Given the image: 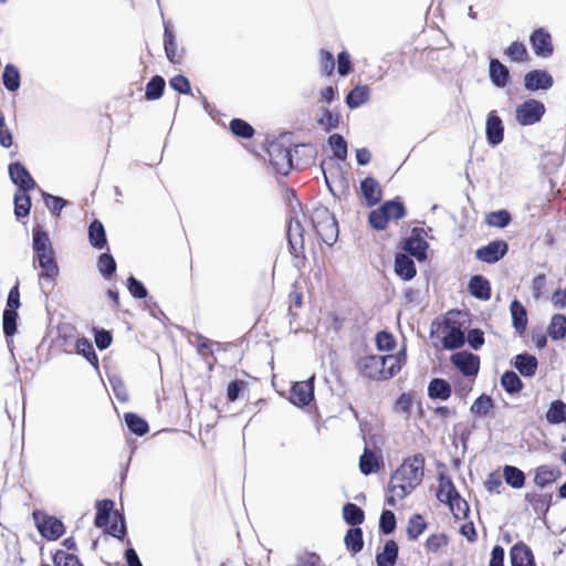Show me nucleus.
Returning a JSON list of instances; mask_svg holds the SVG:
<instances>
[{
  "instance_id": "f257e3e1",
  "label": "nucleus",
  "mask_w": 566,
  "mask_h": 566,
  "mask_svg": "<svg viewBox=\"0 0 566 566\" xmlns=\"http://www.w3.org/2000/svg\"><path fill=\"white\" fill-rule=\"evenodd\" d=\"M424 474V457L415 454L407 458L390 478L386 502L395 506L397 501L405 499L422 482Z\"/></svg>"
},
{
  "instance_id": "f03ea898",
  "label": "nucleus",
  "mask_w": 566,
  "mask_h": 566,
  "mask_svg": "<svg viewBox=\"0 0 566 566\" xmlns=\"http://www.w3.org/2000/svg\"><path fill=\"white\" fill-rule=\"evenodd\" d=\"M401 368L399 357L394 355H370L359 360L360 371L370 379H388Z\"/></svg>"
},
{
  "instance_id": "7ed1b4c3",
  "label": "nucleus",
  "mask_w": 566,
  "mask_h": 566,
  "mask_svg": "<svg viewBox=\"0 0 566 566\" xmlns=\"http://www.w3.org/2000/svg\"><path fill=\"white\" fill-rule=\"evenodd\" d=\"M312 226L317 238L327 245H333L338 238V224L333 213L325 207L314 209Z\"/></svg>"
},
{
  "instance_id": "20e7f679",
  "label": "nucleus",
  "mask_w": 566,
  "mask_h": 566,
  "mask_svg": "<svg viewBox=\"0 0 566 566\" xmlns=\"http://www.w3.org/2000/svg\"><path fill=\"white\" fill-rule=\"evenodd\" d=\"M545 114V106L536 99H528L517 106L515 118L523 126L534 125L539 122Z\"/></svg>"
},
{
  "instance_id": "39448f33",
  "label": "nucleus",
  "mask_w": 566,
  "mask_h": 566,
  "mask_svg": "<svg viewBox=\"0 0 566 566\" xmlns=\"http://www.w3.org/2000/svg\"><path fill=\"white\" fill-rule=\"evenodd\" d=\"M270 164L276 172L286 176L292 167V153L291 149L284 148L281 145H272L269 149Z\"/></svg>"
},
{
  "instance_id": "423d86ee",
  "label": "nucleus",
  "mask_w": 566,
  "mask_h": 566,
  "mask_svg": "<svg viewBox=\"0 0 566 566\" xmlns=\"http://www.w3.org/2000/svg\"><path fill=\"white\" fill-rule=\"evenodd\" d=\"M33 516L36 521L39 532L48 539H56L63 534L64 526L56 517L41 516L40 513H34Z\"/></svg>"
},
{
  "instance_id": "0eeeda50",
  "label": "nucleus",
  "mask_w": 566,
  "mask_h": 566,
  "mask_svg": "<svg viewBox=\"0 0 566 566\" xmlns=\"http://www.w3.org/2000/svg\"><path fill=\"white\" fill-rule=\"evenodd\" d=\"M507 243L503 240L490 242L488 245L476 250V258L485 263H495L507 252Z\"/></svg>"
},
{
  "instance_id": "6e6552de",
  "label": "nucleus",
  "mask_w": 566,
  "mask_h": 566,
  "mask_svg": "<svg viewBox=\"0 0 566 566\" xmlns=\"http://www.w3.org/2000/svg\"><path fill=\"white\" fill-rule=\"evenodd\" d=\"M451 361L465 376H475L479 371V366H480L479 357L471 353H468V352L455 353L451 356Z\"/></svg>"
},
{
  "instance_id": "1a4fd4ad",
  "label": "nucleus",
  "mask_w": 566,
  "mask_h": 566,
  "mask_svg": "<svg viewBox=\"0 0 566 566\" xmlns=\"http://www.w3.org/2000/svg\"><path fill=\"white\" fill-rule=\"evenodd\" d=\"M442 334L443 346L448 349L459 348L465 342L464 332L455 323H452L450 318L446 321Z\"/></svg>"
},
{
  "instance_id": "9d476101",
  "label": "nucleus",
  "mask_w": 566,
  "mask_h": 566,
  "mask_svg": "<svg viewBox=\"0 0 566 566\" xmlns=\"http://www.w3.org/2000/svg\"><path fill=\"white\" fill-rule=\"evenodd\" d=\"M287 238L291 249L295 255H298L304 250V228L301 220L294 217L290 220L287 226Z\"/></svg>"
},
{
  "instance_id": "9b49d317",
  "label": "nucleus",
  "mask_w": 566,
  "mask_h": 566,
  "mask_svg": "<svg viewBox=\"0 0 566 566\" xmlns=\"http://www.w3.org/2000/svg\"><path fill=\"white\" fill-rule=\"evenodd\" d=\"M11 180L19 186V191H28L35 187V181L20 163H13L9 166Z\"/></svg>"
},
{
  "instance_id": "f8f14e48",
  "label": "nucleus",
  "mask_w": 566,
  "mask_h": 566,
  "mask_svg": "<svg viewBox=\"0 0 566 566\" xmlns=\"http://www.w3.org/2000/svg\"><path fill=\"white\" fill-rule=\"evenodd\" d=\"M485 134L489 144L493 146L503 142L504 127L502 119L497 116L495 111L490 112L488 115Z\"/></svg>"
},
{
  "instance_id": "ddd939ff",
  "label": "nucleus",
  "mask_w": 566,
  "mask_h": 566,
  "mask_svg": "<svg viewBox=\"0 0 566 566\" xmlns=\"http://www.w3.org/2000/svg\"><path fill=\"white\" fill-rule=\"evenodd\" d=\"M360 192L368 207L377 205L382 198L380 184L373 177H367L360 182Z\"/></svg>"
},
{
  "instance_id": "4468645a",
  "label": "nucleus",
  "mask_w": 566,
  "mask_h": 566,
  "mask_svg": "<svg viewBox=\"0 0 566 566\" xmlns=\"http://www.w3.org/2000/svg\"><path fill=\"white\" fill-rule=\"evenodd\" d=\"M314 377L307 381L295 382L291 390V401L295 405H308L314 396L313 387Z\"/></svg>"
},
{
  "instance_id": "2eb2a0df",
  "label": "nucleus",
  "mask_w": 566,
  "mask_h": 566,
  "mask_svg": "<svg viewBox=\"0 0 566 566\" xmlns=\"http://www.w3.org/2000/svg\"><path fill=\"white\" fill-rule=\"evenodd\" d=\"M510 559L512 566H535L533 552L523 542H518L512 546Z\"/></svg>"
},
{
  "instance_id": "dca6fc26",
  "label": "nucleus",
  "mask_w": 566,
  "mask_h": 566,
  "mask_svg": "<svg viewBox=\"0 0 566 566\" xmlns=\"http://www.w3.org/2000/svg\"><path fill=\"white\" fill-rule=\"evenodd\" d=\"M530 40L536 55L546 57L552 54L553 44L548 32L543 29L535 30Z\"/></svg>"
},
{
  "instance_id": "f3484780",
  "label": "nucleus",
  "mask_w": 566,
  "mask_h": 566,
  "mask_svg": "<svg viewBox=\"0 0 566 566\" xmlns=\"http://www.w3.org/2000/svg\"><path fill=\"white\" fill-rule=\"evenodd\" d=\"M524 81L525 87L530 91L548 90L553 86V77L546 71H531Z\"/></svg>"
},
{
  "instance_id": "a211bd4d",
  "label": "nucleus",
  "mask_w": 566,
  "mask_h": 566,
  "mask_svg": "<svg viewBox=\"0 0 566 566\" xmlns=\"http://www.w3.org/2000/svg\"><path fill=\"white\" fill-rule=\"evenodd\" d=\"M41 268L40 279L55 280L59 275V266L54 259V252L34 256Z\"/></svg>"
},
{
  "instance_id": "6ab92c4d",
  "label": "nucleus",
  "mask_w": 566,
  "mask_h": 566,
  "mask_svg": "<svg viewBox=\"0 0 566 566\" xmlns=\"http://www.w3.org/2000/svg\"><path fill=\"white\" fill-rule=\"evenodd\" d=\"M469 291L479 300L488 301L491 297L490 282L482 275H474L471 277L469 282Z\"/></svg>"
},
{
  "instance_id": "aec40b11",
  "label": "nucleus",
  "mask_w": 566,
  "mask_h": 566,
  "mask_svg": "<svg viewBox=\"0 0 566 566\" xmlns=\"http://www.w3.org/2000/svg\"><path fill=\"white\" fill-rule=\"evenodd\" d=\"M489 73L490 78L495 86L504 87L507 84L510 77L509 70L499 60L492 59L490 61Z\"/></svg>"
},
{
  "instance_id": "412c9836",
  "label": "nucleus",
  "mask_w": 566,
  "mask_h": 566,
  "mask_svg": "<svg viewBox=\"0 0 566 566\" xmlns=\"http://www.w3.org/2000/svg\"><path fill=\"white\" fill-rule=\"evenodd\" d=\"M560 476L558 468L549 465H541L535 471L534 482L536 485L544 488L545 485L555 482Z\"/></svg>"
},
{
  "instance_id": "4be33fe9",
  "label": "nucleus",
  "mask_w": 566,
  "mask_h": 566,
  "mask_svg": "<svg viewBox=\"0 0 566 566\" xmlns=\"http://www.w3.org/2000/svg\"><path fill=\"white\" fill-rule=\"evenodd\" d=\"M395 271L403 280H411L416 275L413 261L406 254H397L395 260Z\"/></svg>"
},
{
  "instance_id": "5701e85b",
  "label": "nucleus",
  "mask_w": 566,
  "mask_h": 566,
  "mask_svg": "<svg viewBox=\"0 0 566 566\" xmlns=\"http://www.w3.org/2000/svg\"><path fill=\"white\" fill-rule=\"evenodd\" d=\"M379 458L368 448H365L359 458V470L364 475L375 473L379 470Z\"/></svg>"
},
{
  "instance_id": "b1692460",
  "label": "nucleus",
  "mask_w": 566,
  "mask_h": 566,
  "mask_svg": "<svg viewBox=\"0 0 566 566\" xmlns=\"http://www.w3.org/2000/svg\"><path fill=\"white\" fill-rule=\"evenodd\" d=\"M510 312L512 315L513 326L518 333H523L527 325L526 310L523 304L514 300L511 303Z\"/></svg>"
},
{
  "instance_id": "393cba45",
  "label": "nucleus",
  "mask_w": 566,
  "mask_h": 566,
  "mask_svg": "<svg viewBox=\"0 0 566 566\" xmlns=\"http://www.w3.org/2000/svg\"><path fill=\"white\" fill-rule=\"evenodd\" d=\"M515 368L525 377H532L537 369L536 357L528 354H520L515 357Z\"/></svg>"
},
{
  "instance_id": "a878e982",
  "label": "nucleus",
  "mask_w": 566,
  "mask_h": 566,
  "mask_svg": "<svg viewBox=\"0 0 566 566\" xmlns=\"http://www.w3.org/2000/svg\"><path fill=\"white\" fill-rule=\"evenodd\" d=\"M398 557V545L395 541L385 544L384 552L376 556L378 566H395Z\"/></svg>"
},
{
  "instance_id": "bb28decb",
  "label": "nucleus",
  "mask_w": 566,
  "mask_h": 566,
  "mask_svg": "<svg viewBox=\"0 0 566 566\" xmlns=\"http://www.w3.org/2000/svg\"><path fill=\"white\" fill-rule=\"evenodd\" d=\"M33 249L34 256L54 252L49 235L40 229L33 232Z\"/></svg>"
},
{
  "instance_id": "cd10ccee",
  "label": "nucleus",
  "mask_w": 566,
  "mask_h": 566,
  "mask_svg": "<svg viewBox=\"0 0 566 566\" xmlns=\"http://www.w3.org/2000/svg\"><path fill=\"white\" fill-rule=\"evenodd\" d=\"M546 420L552 424L565 422L566 403L562 400H554L546 412Z\"/></svg>"
},
{
  "instance_id": "c85d7f7f",
  "label": "nucleus",
  "mask_w": 566,
  "mask_h": 566,
  "mask_svg": "<svg viewBox=\"0 0 566 566\" xmlns=\"http://www.w3.org/2000/svg\"><path fill=\"white\" fill-rule=\"evenodd\" d=\"M428 394L431 398L447 400L451 396V387L446 380L436 378L430 381Z\"/></svg>"
},
{
  "instance_id": "c756f323",
  "label": "nucleus",
  "mask_w": 566,
  "mask_h": 566,
  "mask_svg": "<svg viewBox=\"0 0 566 566\" xmlns=\"http://www.w3.org/2000/svg\"><path fill=\"white\" fill-rule=\"evenodd\" d=\"M369 98L368 86H356L346 97V103L349 108H357L367 102Z\"/></svg>"
},
{
  "instance_id": "7c9ffc66",
  "label": "nucleus",
  "mask_w": 566,
  "mask_h": 566,
  "mask_svg": "<svg viewBox=\"0 0 566 566\" xmlns=\"http://www.w3.org/2000/svg\"><path fill=\"white\" fill-rule=\"evenodd\" d=\"M547 332L553 339H563L566 335V317L555 314L551 319Z\"/></svg>"
},
{
  "instance_id": "2f4dec72",
  "label": "nucleus",
  "mask_w": 566,
  "mask_h": 566,
  "mask_svg": "<svg viewBox=\"0 0 566 566\" xmlns=\"http://www.w3.org/2000/svg\"><path fill=\"white\" fill-rule=\"evenodd\" d=\"M505 482L514 489H521L525 483V475L516 467L506 465L503 471Z\"/></svg>"
},
{
  "instance_id": "473e14b6",
  "label": "nucleus",
  "mask_w": 566,
  "mask_h": 566,
  "mask_svg": "<svg viewBox=\"0 0 566 566\" xmlns=\"http://www.w3.org/2000/svg\"><path fill=\"white\" fill-rule=\"evenodd\" d=\"M88 238L93 247L97 249L104 248L106 244V235L103 224L99 221H93L88 228Z\"/></svg>"
},
{
  "instance_id": "72a5a7b5",
  "label": "nucleus",
  "mask_w": 566,
  "mask_h": 566,
  "mask_svg": "<svg viewBox=\"0 0 566 566\" xmlns=\"http://www.w3.org/2000/svg\"><path fill=\"white\" fill-rule=\"evenodd\" d=\"M114 507V502L112 500H102L96 503V517L95 525L97 527H104L107 525L109 514Z\"/></svg>"
},
{
  "instance_id": "f704fd0d",
  "label": "nucleus",
  "mask_w": 566,
  "mask_h": 566,
  "mask_svg": "<svg viewBox=\"0 0 566 566\" xmlns=\"http://www.w3.org/2000/svg\"><path fill=\"white\" fill-rule=\"evenodd\" d=\"M458 493L452 481L447 478H441L439 481V489L437 497L442 503H449Z\"/></svg>"
},
{
  "instance_id": "c9c22d12",
  "label": "nucleus",
  "mask_w": 566,
  "mask_h": 566,
  "mask_svg": "<svg viewBox=\"0 0 566 566\" xmlns=\"http://www.w3.org/2000/svg\"><path fill=\"white\" fill-rule=\"evenodd\" d=\"M343 516L346 523L353 526L361 524L365 517L363 510L353 503H347L344 505Z\"/></svg>"
},
{
  "instance_id": "e433bc0d",
  "label": "nucleus",
  "mask_w": 566,
  "mask_h": 566,
  "mask_svg": "<svg viewBox=\"0 0 566 566\" xmlns=\"http://www.w3.org/2000/svg\"><path fill=\"white\" fill-rule=\"evenodd\" d=\"M525 500L536 514H545L549 509V497L545 495L527 493Z\"/></svg>"
},
{
  "instance_id": "4c0bfd02",
  "label": "nucleus",
  "mask_w": 566,
  "mask_h": 566,
  "mask_svg": "<svg viewBox=\"0 0 566 566\" xmlns=\"http://www.w3.org/2000/svg\"><path fill=\"white\" fill-rule=\"evenodd\" d=\"M386 213L387 221L399 220L405 217L406 210L403 205L397 200H389L381 206Z\"/></svg>"
},
{
  "instance_id": "58836bf2",
  "label": "nucleus",
  "mask_w": 566,
  "mask_h": 566,
  "mask_svg": "<svg viewBox=\"0 0 566 566\" xmlns=\"http://www.w3.org/2000/svg\"><path fill=\"white\" fill-rule=\"evenodd\" d=\"M2 78L3 85L7 90L14 92L20 87V74L15 66L7 65L3 71Z\"/></svg>"
},
{
  "instance_id": "ea45409f",
  "label": "nucleus",
  "mask_w": 566,
  "mask_h": 566,
  "mask_svg": "<svg viewBox=\"0 0 566 566\" xmlns=\"http://www.w3.org/2000/svg\"><path fill=\"white\" fill-rule=\"evenodd\" d=\"M345 544L353 553H358L363 548V532L358 527L349 528L345 536Z\"/></svg>"
},
{
  "instance_id": "a19ab883",
  "label": "nucleus",
  "mask_w": 566,
  "mask_h": 566,
  "mask_svg": "<svg viewBox=\"0 0 566 566\" xmlns=\"http://www.w3.org/2000/svg\"><path fill=\"white\" fill-rule=\"evenodd\" d=\"M31 200L27 191H18L14 196V213L18 218L27 217L30 212Z\"/></svg>"
},
{
  "instance_id": "79ce46f5",
  "label": "nucleus",
  "mask_w": 566,
  "mask_h": 566,
  "mask_svg": "<svg viewBox=\"0 0 566 566\" xmlns=\"http://www.w3.org/2000/svg\"><path fill=\"white\" fill-rule=\"evenodd\" d=\"M427 523L422 515L415 514L410 517L407 526L408 537L412 541L417 539L420 534L426 530Z\"/></svg>"
},
{
  "instance_id": "37998d69",
  "label": "nucleus",
  "mask_w": 566,
  "mask_h": 566,
  "mask_svg": "<svg viewBox=\"0 0 566 566\" xmlns=\"http://www.w3.org/2000/svg\"><path fill=\"white\" fill-rule=\"evenodd\" d=\"M334 156L339 160L347 158V143L339 134H333L328 138Z\"/></svg>"
},
{
  "instance_id": "c03bdc74",
  "label": "nucleus",
  "mask_w": 566,
  "mask_h": 566,
  "mask_svg": "<svg viewBox=\"0 0 566 566\" xmlns=\"http://www.w3.org/2000/svg\"><path fill=\"white\" fill-rule=\"evenodd\" d=\"M165 88V80L161 76H154L146 86L145 96L149 101L159 98Z\"/></svg>"
},
{
  "instance_id": "a18cd8bd",
  "label": "nucleus",
  "mask_w": 566,
  "mask_h": 566,
  "mask_svg": "<svg viewBox=\"0 0 566 566\" xmlns=\"http://www.w3.org/2000/svg\"><path fill=\"white\" fill-rule=\"evenodd\" d=\"M501 385L509 394H516L523 387L521 379L514 371L504 373L501 377Z\"/></svg>"
},
{
  "instance_id": "49530a36",
  "label": "nucleus",
  "mask_w": 566,
  "mask_h": 566,
  "mask_svg": "<svg viewBox=\"0 0 566 566\" xmlns=\"http://www.w3.org/2000/svg\"><path fill=\"white\" fill-rule=\"evenodd\" d=\"M405 250L418 260L426 258L427 243L419 238H410L405 244Z\"/></svg>"
},
{
  "instance_id": "de8ad7c7",
  "label": "nucleus",
  "mask_w": 566,
  "mask_h": 566,
  "mask_svg": "<svg viewBox=\"0 0 566 566\" xmlns=\"http://www.w3.org/2000/svg\"><path fill=\"white\" fill-rule=\"evenodd\" d=\"M493 409V401L491 397L481 395L472 403L470 411L478 416H486Z\"/></svg>"
},
{
  "instance_id": "09e8293b",
  "label": "nucleus",
  "mask_w": 566,
  "mask_h": 566,
  "mask_svg": "<svg viewBox=\"0 0 566 566\" xmlns=\"http://www.w3.org/2000/svg\"><path fill=\"white\" fill-rule=\"evenodd\" d=\"M97 268L103 276L111 277L116 270L114 258L108 253L101 254L97 261Z\"/></svg>"
},
{
  "instance_id": "8fccbe9b",
  "label": "nucleus",
  "mask_w": 566,
  "mask_h": 566,
  "mask_svg": "<svg viewBox=\"0 0 566 566\" xmlns=\"http://www.w3.org/2000/svg\"><path fill=\"white\" fill-rule=\"evenodd\" d=\"M127 427L136 434L143 436L148 430L147 422L135 413H127L125 417Z\"/></svg>"
},
{
  "instance_id": "3c124183",
  "label": "nucleus",
  "mask_w": 566,
  "mask_h": 566,
  "mask_svg": "<svg viewBox=\"0 0 566 566\" xmlns=\"http://www.w3.org/2000/svg\"><path fill=\"white\" fill-rule=\"evenodd\" d=\"M18 313L11 308H6L3 312V333L7 337H11L17 332Z\"/></svg>"
},
{
  "instance_id": "603ef678",
  "label": "nucleus",
  "mask_w": 566,
  "mask_h": 566,
  "mask_svg": "<svg viewBox=\"0 0 566 566\" xmlns=\"http://www.w3.org/2000/svg\"><path fill=\"white\" fill-rule=\"evenodd\" d=\"M505 54L513 61L524 62L528 59L526 48L521 42H513L506 50Z\"/></svg>"
},
{
  "instance_id": "864d4df0",
  "label": "nucleus",
  "mask_w": 566,
  "mask_h": 566,
  "mask_svg": "<svg viewBox=\"0 0 566 566\" xmlns=\"http://www.w3.org/2000/svg\"><path fill=\"white\" fill-rule=\"evenodd\" d=\"M511 221V216L506 210L491 212L486 217V223L491 227L504 228Z\"/></svg>"
},
{
  "instance_id": "5fc2aeb1",
  "label": "nucleus",
  "mask_w": 566,
  "mask_h": 566,
  "mask_svg": "<svg viewBox=\"0 0 566 566\" xmlns=\"http://www.w3.org/2000/svg\"><path fill=\"white\" fill-rule=\"evenodd\" d=\"M451 512L453 513L454 517L460 518L464 517L467 513L469 512V505L463 500L460 494H457L449 503H448Z\"/></svg>"
},
{
  "instance_id": "6e6d98bb",
  "label": "nucleus",
  "mask_w": 566,
  "mask_h": 566,
  "mask_svg": "<svg viewBox=\"0 0 566 566\" xmlns=\"http://www.w3.org/2000/svg\"><path fill=\"white\" fill-rule=\"evenodd\" d=\"M53 562L55 566H82L77 556L64 551L56 552L53 557Z\"/></svg>"
},
{
  "instance_id": "4d7b16f0",
  "label": "nucleus",
  "mask_w": 566,
  "mask_h": 566,
  "mask_svg": "<svg viewBox=\"0 0 566 566\" xmlns=\"http://www.w3.org/2000/svg\"><path fill=\"white\" fill-rule=\"evenodd\" d=\"M369 224L376 230L386 229L388 221L381 206L369 213Z\"/></svg>"
},
{
  "instance_id": "13d9d810",
  "label": "nucleus",
  "mask_w": 566,
  "mask_h": 566,
  "mask_svg": "<svg viewBox=\"0 0 566 566\" xmlns=\"http://www.w3.org/2000/svg\"><path fill=\"white\" fill-rule=\"evenodd\" d=\"M232 133L243 138H250L253 135V128L242 119H233L230 124Z\"/></svg>"
},
{
  "instance_id": "bf43d9fd",
  "label": "nucleus",
  "mask_w": 566,
  "mask_h": 566,
  "mask_svg": "<svg viewBox=\"0 0 566 566\" xmlns=\"http://www.w3.org/2000/svg\"><path fill=\"white\" fill-rule=\"evenodd\" d=\"M379 527L382 533L390 534L396 527V517L391 511H384L380 516Z\"/></svg>"
},
{
  "instance_id": "052dcab7",
  "label": "nucleus",
  "mask_w": 566,
  "mask_h": 566,
  "mask_svg": "<svg viewBox=\"0 0 566 566\" xmlns=\"http://www.w3.org/2000/svg\"><path fill=\"white\" fill-rule=\"evenodd\" d=\"M76 349L83 354L88 361L97 363V356L94 352L92 344L86 338H80L76 343Z\"/></svg>"
},
{
  "instance_id": "680f3d73",
  "label": "nucleus",
  "mask_w": 566,
  "mask_h": 566,
  "mask_svg": "<svg viewBox=\"0 0 566 566\" xmlns=\"http://www.w3.org/2000/svg\"><path fill=\"white\" fill-rule=\"evenodd\" d=\"M448 538L444 534H432L428 537L426 542V547L430 552H438L442 547L447 546Z\"/></svg>"
},
{
  "instance_id": "e2e57ef3",
  "label": "nucleus",
  "mask_w": 566,
  "mask_h": 566,
  "mask_svg": "<svg viewBox=\"0 0 566 566\" xmlns=\"http://www.w3.org/2000/svg\"><path fill=\"white\" fill-rule=\"evenodd\" d=\"M291 566H322L321 558L314 553H303L296 557V560Z\"/></svg>"
},
{
  "instance_id": "0e129e2a",
  "label": "nucleus",
  "mask_w": 566,
  "mask_h": 566,
  "mask_svg": "<svg viewBox=\"0 0 566 566\" xmlns=\"http://www.w3.org/2000/svg\"><path fill=\"white\" fill-rule=\"evenodd\" d=\"M376 344L380 350H390L395 346V338L387 332H380L376 336Z\"/></svg>"
},
{
  "instance_id": "69168bd1",
  "label": "nucleus",
  "mask_w": 566,
  "mask_h": 566,
  "mask_svg": "<svg viewBox=\"0 0 566 566\" xmlns=\"http://www.w3.org/2000/svg\"><path fill=\"white\" fill-rule=\"evenodd\" d=\"M128 284V291L129 293L137 298H144L147 295V291L144 287V285L137 281L134 276L128 277L127 280Z\"/></svg>"
},
{
  "instance_id": "338daca9",
  "label": "nucleus",
  "mask_w": 566,
  "mask_h": 566,
  "mask_svg": "<svg viewBox=\"0 0 566 566\" xmlns=\"http://www.w3.org/2000/svg\"><path fill=\"white\" fill-rule=\"evenodd\" d=\"M322 71L331 75L335 67L334 56L331 52L322 50L321 51V60H319Z\"/></svg>"
},
{
  "instance_id": "774afa93",
  "label": "nucleus",
  "mask_w": 566,
  "mask_h": 566,
  "mask_svg": "<svg viewBox=\"0 0 566 566\" xmlns=\"http://www.w3.org/2000/svg\"><path fill=\"white\" fill-rule=\"evenodd\" d=\"M170 86L181 94H189L191 91L189 81L182 75L172 77L170 80Z\"/></svg>"
}]
</instances>
